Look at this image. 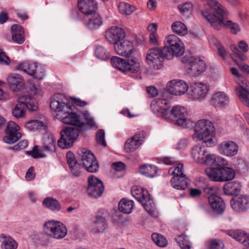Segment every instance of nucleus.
Here are the masks:
<instances>
[{"mask_svg":"<svg viewBox=\"0 0 249 249\" xmlns=\"http://www.w3.org/2000/svg\"><path fill=\"white\" fill-rule=\"evenodd\" d=\"M116 53L122 56L128 57L133 52V46L131 42L124 39L114 46Z\"/></svg>","mask_w":249,"mask_h":249,"instance_id":"obj_29","label":"nucleus"},{"mask_svg":"<svg viewBox=\"0 0 249 249\" xmlns=\"http://www.w3.org/2000/svg\"><path fill=\"white\" fill-rule=\"evenodd\" d=\"M79 114V132L82 130H88L91 128H97L94 119L90 116L87 111Z\"/></svg>","mask_w":249,"mask_h":249,"instance_id":"obj_27","label":"nucleus"},{"mask_svg":"<svg viewBox=\"0 0 249 249\" xmlns=\"http://www.w3.org/2000/svg\"><path fill=\"white\" fill-rule=\"evenodd\" d=\"M36 65L37 63H36L21 62L19 63L17 67L18 70L23 71L28 74L32 75L34 73Z\"/></svg>","mask_w":249,"mask_h":249,"instance_id":"obj_42","label":"nucleus"},{"mask_svg":"<svg viewBox=\"0 0 249 249\" xmlns=\"http://www.w3.org/2000/svg\"><path fill=\"white\" fill-rule=\"evenodd\" d=\"M124 31L118 27L114 26L110 28L106 32V37L107 39L114 46L119 41H122L125 37Z\"/></svg>","mask_w":249,"mask_h":249,"instance_id":"obj_25","label":"nucleus"},{"mask_svg":"<svg viewBox=\"0 0 249 249\" xmlns=\"http://www.w3.org/2000/svg\"><path fill=\"white\" fill-rule=\"evenodd\" d=\"M168 46L163 47V52L171 54V59L174 56H180L185 52L184 45L182 41L176 36L170 35L166 37Z\"/></svg>","mask_w":249,"mask_h":249,"instance_id":"obj_12","label":"nucleus"},{"mask_svg":"<svg viewBox=\"0 0 249 249\" xmlns=\"http://www.w3.org/2000/svg\"><path fill=\"white\" fill-rule=\"evenodd\" d=\"M25 127L31 131H35L39 129H45L46 126L44 123L36 120H31L25 124Z\"/></svg>","mask_w":249,"mask_h":249,"instance_id":"obj_43","label":"nucleus"},{"mask_svg":"<svg viewBox=\"0 0 249 249\" xmlns=\"http://www.w3.org/2000/svg\"><path fill=\"white\" fill-rule=\"evenodd\" d=\"M158 169L155 166L143 164L140 167V172L147 177L153 178L157 174Z\"/></svg>","mask_w":249,"mask_h":249,"instance_id":"obj_40","label":"nucleus"},{"mask_svg":"<svg viewBox=\"0 0 249 249\" xmlns=\"http://www.w3.org/2000/svg\"><path fill=\"white\" fill-rule=\"evenodd\" d=\"M209 9H203L201 14L214 28L219 30L223 27H228L234 34L240 31V28L237 23L227 20V11L220 3L216 2Z\"/></svg>","mask_w":249,"mask_h":249,"instance_id":"obj_3","label":"nucleus"},{"mask_svg":"<svg viewBox=\"0 0 249 249\" xmlns=\"http://www.w3.org/2000/svg\"><path fill=\"white\" fill-rule=\"evenodd\" d=\"M94 53L95 56L99 59L105 60L109 57L108 52L103 46L100 45H95Z\"/></svg>","mask_w":249,"mask_h":249,"instance_id":"obj_44","label":"nucleus"},{"mask_svg":"<svg viewBox=\"0 0 249 249\" xmlns=\"http://www.w3.org/2000/svg\"><path fill=\"white\" fill-rule=\"evenodd\" d=\"M133 207V201L126 198L122 199L118 205L119 210L120 212L128 214L132 212Z\"/></svg>","mask_w":249,"mask_h":249,"instance_id":"obj_39","label":"nucleus"},{"mask_svg":"<svg viewBox=\"0 0 249 249\" xmlns=\"http://www.w3.org/2000/svg\"><path fill=\"white\" fill-rule=\"evenodd\" d=\"M131 193L138 201L142 203L146 211L150 215H155L154 204L152 203L149 194L146 190L136 186L132 188Z\"/></svg>","mask_w":249,"mask_h":249,"instance_id":"obj_11","label":"nucleus"},{"mask_svg":"<svg viewBox=\"0 0 249 249\" xmlns=\"http://www.w3.org/2000/svg\"><path fill=\"white\" fill-rule=\"evenodd\" d=\"M208 202L213 210L216 213H222L226 208L225 204L222 198L216 195L208 197Z\"/></svg>","mask_w":249,"mask_h":249,"instance_id":"obj_31","label":"nucleus"},{"mask_svg":"<svg viewBox=\"0 0 249 249\" xmlns=\"http://www.w3.org/2000/svg\"><path fill=\"white\" fill-rule=\"evenodd\" d=\"M28 145V142L26 140H23L20 141L19 143H18L17 144L15 145L13 149L14 150H19L25 148L26 147H27Z\"/></svg>","mask_w":249,"mask_h":249,"instance_id":"obj_60","label":"nucleus"},{"mask_svg":"<svg viewBox=\"0 0 249 249\" xmlns=\"http://www.w3.org/2000/svg\"><path fill=\"white\" fill-rule=\"evenodd\" d=\"M192 157L197 163L217 164H225L226 161L224 158L212 155L207 148L200 144L196 145L192 148Z\"/></svg>","mask_w":249,"mask_h":249,"instance_id":"obj_5","label":"nucleus"},{"mask_svg":"<svg viewBox=\"0 0 249 249\" xmlns=\"http://www.w3.org/2000/svg\"><path fill=\"white\" fill-rule=\"evenodd\" d=\"M170 102L165 98L154 99L151 103V108L157 116L175 122L176 124L184 128L192 129L194 122L186 118L187 111L183 107L177 106L170 110Z\"/></svg>","mask_w":249,"mask_h":249,"instance_id":"obj_2","label":"nucleus"},{"mask_svg":"<svg viewBox=\"0 0 249 249\" xmlns=\"http://www.w3.org/2000/svg\"><path fill=\"white\" fill-rule=\"evenodd\" d=\"M151 238L154 242L160 247H164L167 245V241L162 235L154 233L151 235Z\"/></svg>","mask_w":249,"mask_h":249,"instance_id":"obj_47","label":"nucleus"},{"mask_svg":"<svg viewBox=\"0 0 249 249\" xmlns=\"http://www.w3.org/2000/svg\"><path fill=\"white\" fill-rule=\"evenodd\" d=\"M66 157L71 173L77 177L78 176V162L75 155L71 151H69L67 153Z\"/></svg>","mask_w":249,"mask_h":249,"instance_id":"obj_38","label":"nucleus"},{"mask_svg":"<svg viewBox=\"0 0 249 249\" xmlns=\"http://www.w3.org/2000/svg\"><path fill=\"white\" fill-rule=\"evenodd\" d=\"M189 89L188 84L181 80H174L169 82L165 89V91L172 95H181Z\"/></svg>","mask_w":249,"mask_h":249,"instance_id":"obj_21","label":"nucleus"},{"mask_svg":"<svg viewBox=\"0 0 249 249\" xmlns=\"http://www.w3.org/2000/svg\"><path fill=\"white\" fill-rule=\"evenodd\" d=\"M42 149L48 152H55L56 146L55 139L53 134H46L43 138Z\"/></svg>","mask_w":249,"mask_h":249,"instance_id":"obj_34","label":"nucleus"},{"mask_svg":"<svg viewBox=\"0 0 249 249\" xmlns=\"http://www.w3.org/2000/svg\"><path fill=\"white\" fill-rule=\"evenodd\" d=\"M207 176L215 181H226L233 179L235 176V171L226 166L208 168L205 170Z\"/></svg>","mask_w":249,"mask_h":249,"instance_id":"obj_9","label":"nucleus"},{"mask_svg":"<svg viewBox=\"0 0 249 249\" xmlns=\"http://www.w3.org/2000/svg\"><path fill=\"white\" fill-rule=\"evenodd\" d=\"M188 144L187 139L182 138L177 143V149L179 150L185 149Z\"/></svg>","mask_w":249,"mask_h":249,"instance_id":"obj_61","label":"nucleus"},{"mask_svg":"<svg viewBox=\"0 0 249 249\" xmlns=\"http://www.w3.org/2000/svg\"><path fill=\"white\" fill-rule=\"evenodd\" d=\"M107 222H95L94 230L96 232H103L107 228Z\"/></svg>","mask_w":249,"mask_h":249,"instance_id":"obj_54","label":"nucleus"},{"mask_svg":"<svg viewBox=\"0 0 249 249\" xmlns=\"http://www.w3.org/2000/svg\"><path fill=\"white\" fill-rule=\"evenodd\" d=\"M110 62L114 68L124 73H137L140 70V64L135 57L124 59L117 56H113Z\"/></svg>","mask_w":249,"mask_h":249,"instance_id":"obj_7","label":"nucleus"},{"mask_svg":"<svg viewBox=\"0 0 249 249\" xmlns=\"http://www.w3.org/2000/svg\"><path fill=\"white\" fill-rule=\"evenodd\" d=\"M0 241L2 249H17L18 243L10 236L4 234L0 235Z\"/></svg>","mask_w":249,"mask_h":249,"instance_id":"obj_37","label":"nucleus"},{"mask_svg":"<svg viewBox=\"0 0 249 249\" xmlns=\"http://www.w3.org/2000/svg\"><path fill=\"white\" fill-rule=\"evenodd\" d=\"M228 95L222 91L214 93L211 99V103L215 107H225L229 104Z\"/></svg>","mask_w":249,"mask_h":249,"instance_id":"obj_32","label":"nucleus"},{"mask_svg":"<svg viewBox=\"0 0 249 249\" xmlns=\"http://www.w3.org/2000/svg\"><path fill=\"white\" fill-rule=\"evenodd\" d=\"M96 139L97 142L104 147L107 146L105 140V132L103 129H99L96 133Z\"/></svg>","mask_w":249,"mask_h":249,"instance_id":"obj_50","label":"nucleus"},{"mask_svg":"<svg viewBox=\"0 0 249 249\" xmlns=\"http://www.w3.org/2000/svg\"><path fill=\"white\" fill-rule=\"evenodd\" d=\"M144 134L139 133L128 139L124 144V149L127 153L133 152L138 148L143 142Z\"/></svg>","mask_w":249,"mask_h":249,"instance_id":"obj_26","label":"nucleus"},{"mask_svg":"<svg viewBox=\"0 0 249 249\" xmlns=\"http://www.w3.org/2000/svg\"><path fill=\"white\" fill-rule=\"evenodd\" d=\"M181 62L188 65V73L192 76L198 75L205 71L204 61L200 57H193L190 52L185 53L181 58Z\"/></svg>","mask_w":249,"mask_h":249,"instance_id":"obj_10","label":"nucleus"},{"mask_svg":"<svg viewBox=\"0 0 249 249\" xmlns=\"http://www.w3.org/2000/svg\"><path fill=\"white\" fill-rule=\"evenodd\" d=\"M7 81L11 89L17 92L21 90L24 85L22 77L17 73H10L7 77Z\"/></svg>","mask_w":249,"mask_h":249,"instance_id":"obj_30","label":"nucleus"},{"mask_svg":"<svg viewBox=\"0 0 249 249\" xmlns=\"http://www.w3.org/2000/svg\"><path fill=\"white\" fill-rule=\"evenodd\" d=\"M224 245L223 242L218 239H214L210 242L209 249H224Z\"/></svg>","mask_w":249,"mask_h":249,"instance_id":"obj_53","label":"nucleus"},{"mask_svg":"<svg viewBox=\"0 0 249 249\" xmlns=\"http://www.w3.org/2000/svg\"><path fill=\"white\" fill-rule=\"evenodd\" d=\"M87 192L89 196L97 198L100 197L104 191V186L102 181L92 175L88 178Z\"/></svg>","mask_w":249,"mask_h":249,"instance_id":"obj_19","label":"nucleus"},{"mask_svg":"<svg viewBox=\"0 0 249 249\" xmlns=\"http://www.w3.org/2000/svg\"><path fill=\"white\" fill-rule=\"evenodd\" d=\"M96 10L84 15L79 14V18L80 20L84 26L89 30H97L103 24L102 18Z\"/></svg>","mask_w":249,"mask_h":249,"instance_id":"obj_15","label":"nucleus"},{"mask_svg":"<svg viewBox=\"0 0 249 249\" xmlns=\"http://www.w3.org/2000/svg\"><path fill=\"white\" fill-rule=\"evenodd\" d=\"M235 81L239 85L236 89V94L241 102H243V100H247V97H249V82L243 76L235 79Z\"/></svg>","mask_w":249,"mask_h":249,"instance_id":"obj_28","label":"nucleus"},{"mask_svg":"<svg viewBox=\"0 0 249 249\" xmlns=\"http://www.w3.org/2000/svg\"><path fill=\"white\" fill-rule=\"evenodd\" d=\"M238 47L244 53H246L249 50V46L247 42L244 40H241L239 42Z\"/></svg>","mask_w":249,"mask_h":249,"instance_id":"obj_64","label":"nucleus"},{"mask_svg":"<svg viewBox=\"0 0 249 249\" xmlns=\"http://www.w3.org/2000/svg\"><path fill=\"white\" fill-rule=\"evenodd\" d=\"M19 129V126L18 124L13 121H10L5 130L3 141L9 144L17 142L21 137V134L18 131Z\"/></svg>","mask_w":249,"mask_h":249,"instance_id":"obj_22","label":"nucleus"},{"mask_svg":"<svg viewBox=\"0 0 249 249\" xmlns=\"http://www.w3.org/2000/svg\"><path fill=\"white\" fill-rule=\"evenodd\" d=\"M180 12L184 16L188 17L193 10V4L191 2H186L178 6Z\"/></svg>","mask_w":249,"mask_h":249,"instance_id":"obj_49","label":"nucleus"},{"mask_svg":"<svg viewBox=\"0 0 249 249\" xmlns=\"http://www.w3.org/2000/svg\"><path fill=\"white\" fill-rule=\"evenodd\" d=\"M81 152L80 164L90 173H96L99 170V165L94 155L87 149L83 148Z\"/></svg>","mask_w":249,"mask_h":249,"instance_id":"obj_17","label":"nucleus"},{"mask_svg":"<svg viewBox=\"0 0 249 249\" xmlns=\"http://www.w3.org/2000/svg\"><path fill=\"white\" fill-rule=\"evenodd\" d=\"M15 33L16 34L20 36H24V30L22 27L17 24H14L11 27V33Z\"/></svg>","mask_w":249,"mask_h":249,"instance_id":"obj_55","label":"nucleus"},{"mask_svg":"<svg viewBox=\"0 0 249 249\" xmlns=\"http://www.w3.org/2000/svg\"><path fill=\"white\" fill-rule=\"evenodd\" d=\"M29 154H31L32 156L34 158H38L39 157H44L45 155L40 153L38 150V147L36 146L34 147L33 150L32 151L28 152Z\"/></svg>","mask_w":249,"mask_h":249,"instance_id":"obj_56","label":"nucleus"},{"mask_svg":"<svg viewBox=\"0 0 249 249\" xmlns=\"http://www.w3.org/2000/svg\"><path fill=\"white\" fill-rule=\"evenodd\" d=\"M17 102L12 111V115L17 119L23 118L25 116L26 108L32 111L37 109L36 99L28 94L19 97Z\"/></svg>","mask_w":249,"mask_h":249,"instance_id":"obj_6","label":"nucleus"},{"mask_svg":"<svg viewBox=\"0 0 249 249\" xmlns=\"http://www.w3.org/2000/svg\"><path fill=\"white\" fill-rule=\"evenodd\" d=\"M218 150L221 154L231 157L237 154L239 146L234 141H225L218 145Z\"/></svg>","mask_w":249,"mask_h":249,"instance_id":"obj_24","label":"nucleus"},{"mask_svg":"<svg viewBox=\"0 0 249 249\" xmlns=\"http://www.w3.org/2000/svg\"><path fill=\"white\" fill-rule=\"evenodd\" d=\"M112 168L116 171H122L124 169L125 164L122 162H116L113 163Z\"/></svg>","mask_w":249,"mask_h":249,"instance_id":"obj_62","label":"nucleus"},{"mask_svg":"<svg viewBox=\"0 0 249 249\" xmlns=\"http://www.w3.org/2000/svg\"><path fill=\"white\" fill-rule=\"evenodd\" d=\"M182 164H179L174 169H170L169 173L174 175L170 181L172 186L178 190H184L187 188L189 180L183 174L182 172Z\"/></svg>","mask_w":249,"mask_h":249,"instance_id":"obj_13","label":"nucleus"},{"mask_svg":"<svg viewBox=\"0 0 249 249\" xmlns=\"http://www.w3.org/2000/svg\"><path fill=\"white\" fill-rule=\"evenodd\" d=\"M209 90V86L206 84L194 83L190 86L187 95L193 100L200 99L206 96Z\"/></svg>","mask_w":249,"mask_h":249,"instance_id":"obj_20","label":"nucleus"},{"mask_svg":"<svg viewBox=\"0 0 249 249\" xmlns=\"http://www.w3.org/2000/svg\"><path fill=\"white\" fill-rule=\"evenodd\" d=\"M146 90L148 94L152 97H155L158 94L157 89L153 86L148 87Z\"/></svg>","mask_w":249,"mask_h":249,"instance_id":"obj_63","label":"nucleus"},{"mask_svg":"<svg viewBox=\"0 0 249 249\" xmlns=\"http://www.w3.org/2000/svg\"><path fill=\"white\" fill-rule=\"evenodd\" d=\"M171 59V54L163 52V47L160 49L154 47L147 51L146 60L148 65L155 70H159L163 65V60Z\"/></svg>","mask_w":249,"mask_h":249,"instance_id":"obj_8","label":"nucleus"},{"mask_svg":"<svg viewBox=\"0 0 249 249\" xmlns=\"http://www.w3.org/2000/svg\"><path fill=\"white\" fill-rule=\"evenodd\" d=\"M172 29L173 32L180 36H185L188 33L186 25L180 21H176L172 24Z\"/></svg>","mask_w":249,"mask_h":249,"instance_id":"obj_41","label":"nucleus"},{"mask_svg":"<svg viewBox=\"0 0 249 249\" xmlns=\"http://www.w3.org/2000/svg\"><path fill=\"white\" fill-rule=\"evenodd\" d=\"M118 9L121 13L126 15H130L135 10L134 7L125 2L120 3Z\"/></svg>","mask_w":249,"mask_h":249,"instance_id":"obj_48","label":"nucleus"},{"mask_svg":"<svg viewBox=\"0 0 249 249\" xmlns=\"http://www.w3.org/2000/svg\"><path fill=\"white\" fill-rule=\"evenodd\" d=\"M189 190V195L191 197L193 198H198L199 197L201 194V191L197 188H190Z\"/></svg>","mask_w":249,"mask_h":249,"instance_id":"obj_57","label":"nucleus"},{"mask_svg":"<svg viewBox=\"0 0 249 249\" xmlns=\"http://www.w3.org/2000/svg\"><path fill=\"white\" fill-rule=\"evenodd\" d=\"M43 203L46 207L52 211H58L60 209V205L58 201L52 198L45 199Z\"/></svg>","mask_w":249,"mask_h":249,"instance_id":"obj_45","label":"nucleus"},{"mask_svg":"<svg viewBox=\"0 0 249 249\" xmlns=\"http://www.w3.org/2000/svg\"><path fill=\"white\" fill-rule=\"evenodd\" d=\"M176 240L181 249H191L190 243L187 235H179L176 238Z\"/></svg>","mask_w":249,"mask_h":249,"instance_id":"obj_46","label":"nucleus"},{"mask_svg":"<svg viewBox=\"0 0 249 249\" xmlns=\"http://www.w3.org/2000/svg\"><path fill=\"white\" fill-rule=\"evenodd\" d=\"M108 213L107 211L105 210H100L96 216V222H107V217Z\"/></svg>","mask_w":249,"mask_h":249,"instance_id":"obj_52","label":"nucleus"},{"mask_svg":"<svg viewBox=\"0 0 249 249\" xmlns=\"http://www.w3.org/2000/svg\"><path fill=\"white\" fill-rule=\"evenodd\" d=\"M227 234L246 247H249V236L246 235L243 231L240 230H231L227 231Z\"/></svg>","mask_w":249,"mask_h":249,"instance_id":"obj_35","label":"nucleus"},{"mask_svg":"<svg viewBox=\"0 0 249 249\" xmlns=\"http://www.w3.org/2000/svg\"><path fill=\"white\" fill-rule=\"evenodd\" d=\"M81 152L80 164L90 173H96L99 170V165L94 155L87 149L83 148Z\"/></svg>","mask_w":249,"mask_h":249,"instance_id":"obj_16","label":"nucleus"},{"mask_svg":"<svg viewBox=\"0 0 249 249\" xmlns=\"http://www.w3.org/2000/svg\"><path fill=\"white\" fill-rule=\"evenodd\" d=\"M98 8V4L95 0H79V11L80 15L89 13Z\"/></svg>","mask_w":249,"mask_h":249,"instance_id":"obj_33","label":"nucleus"},{"mask_svg":"<svg viewBox=\"0 0 249 249\" xmlns=\"http://www.w3.org/2000/svg\"><path fill=\"white\" fill-rule=\"evenodd\" d=\"M81 152L80 164L90 173H96L99 170V165L94 155L87 149L83 148Z\"/></svg>","mask_w":249,"mask_h":249,"instance_id":"obj_18","label":"nucleus"},{"mask_svg":"<svg viewBox=\"0 0 249 249\" xmlns=\"http://www.w3.org/2000/svg\"><path fill=\"white\" fill-rule=\"evenodd\" d=\"M44 230L50 237L57 239L64 238L67 233V229L63 224L53 220L46 222Z\"/></svg>","mask_w":249,"mask_h":249,"instance_id":"obj_14","label":"nucleus"},{"mask_svg":"<svg viewBox=\"0 0 249 249\" xmlns=\"http://www.w3.org/2000/svg\"><path fill=\"white\" fill-rule=\"evenodd\" d=\"M31 76H34V78L38 80H41L43 78L44 76V71L42 67L37 64L36 68L34 71V73L32 74Z\"/></svg>","mask_w":249,"mask_h":249,"instance_id":"obj_51","label":"nucleus"},{"mask_svg":"<svg viewBox=\"0 0 249 249\" xmlns=\"http://www.w3.org/2000/svg\"><path fill=\"white\" fill-rule=\"evenodd\" d=\"M12 38L13 41L18 44H21L24 42V36H20L15 34H12Z\"/></svg>","mask_w":249,"mask_h":249,"instance_id":"obj_58","label":"nucleus"},{"mask_svg":"<svg viewBox=\"0 0 249 249\" xmlns=\"http://www.w3.org/2000/svg\"><path fill=\"white\" fill-rule=\"evenodd\" d=\"M34 168L33 167H31L27 170L26 175L25 178L27 181H31L33 180L35 177V173H34Z\"/></svg>","mask_w":249,"mask_h":249,"instance_id":"obj_59","label":"nucleus"},{"mask_svg":"<svg viewBox=\"0 0 249 249\" xmlns=\"http://www.w3.org/2000/svg\"><path fill=\"white\" fill-rule=\"evenodd\" d=\"M78 98H68L62 94L53 96L50 103V109L56 118L65 124H70L60 131L58 146L62 149L72 146L78 138Z\"/></svg>","mask_w":249,"mask_h":249,"instance_id":"obj_1","label":"nucleus"},{"mask_svg":"<svg viewBox=\"0 0 249 249\" xmlns=\"http://www.w3.org/2000/svg\"><path fill=\"white\" fill-rule=\"evenodd\" d=\"M241 186L238 181H234L228 182L223 186L224 194L227 196H233L239 193Z\"/></svg>","mask_w":249,"mask_h":249,"instance_id":"obj_36","label":"nucleus"},{"mask_svg":"<svg viewBox=\"0 0 249 249\" xmlns=\"http://www.w3.org/2000/svg\"><path fill=\"white\" fill-rule=\"evenodd\" d=\"M195 133L193 139L196 141H202L209 146L214 144L213 136L215 130L213 124L209 120L201 119L194 124Z\"/></svg>","mask_w":249,"mask_h":249,"instance_id":"obj_4","label":"nucleus"},{"mask_svg":"<svg viewBox=\"0 0 249 249\" xmlns=\"http://www.w3.org/2000/svg\"><path fill=\"white\" fill-rule=\"evenodd\" d=\"M231 205L234 211L241 213L249 209V196L247 195L235 196L231 200Z\"/></svg>","mask_w":249,"mask_h":249,"instance_id":"obj_23","label":"nucleus"}]
</instances>
